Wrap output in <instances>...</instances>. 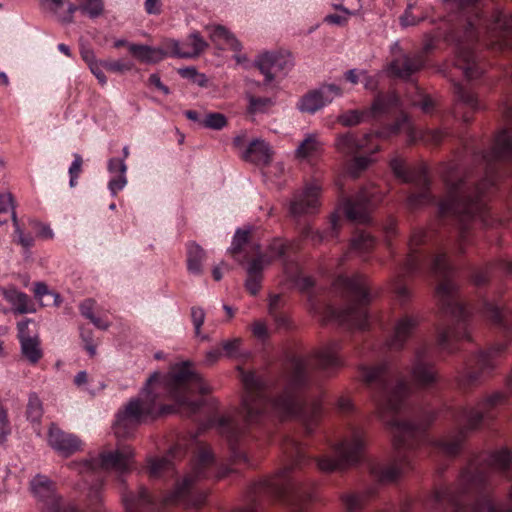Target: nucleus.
<instances>
[{"label":"nucleus","instance_id":"f257e3e1","mask_svg":"<svg viewBox=\"0 0 512 512\" xmlns=\"http://www.w3.org/2000/svg\"><path fill=\"white\" fill-rule=\"evenodd\" d=\"M360 379L370 389L376 413L392 433L393 460L388 465L374 464L370 473L381 483H392L413 467L416 450L427 442L426 428L434 416L421 422L396 417L405 407L411 387L387 362L359 367Z\"/></svg>","mask_w":512,"mask_h":512},{"label":"nucleus","instance_id":"f03ea898","mask_svg":"<svg viewBox=\"0 0 512 512\" xmlns=\"http://www.w3.org/2000/svg\"><path fill=\"white\" fill-rule=\"evenodd\" d=\"M340 350L341 343L333 340L323 344L307 357H293L287 366L284 392L273 402L267 400L261 380L253 372H245L238 367L245 389L240 413L246 424L258 423L268 409H271L283 419L298 416L306 431L311 433L321 417V403L314 401L309 406H303L300 391L307 384L308 371L312 363L326 373H331L344 365Z\"/></svg>","mask_w":512,"mask_h":512},{"label":"nucleus","instance_id":"7ed1b4c3","mask_svg":"<svg viewBox=\"0 0 512 512\" xmlns=\"http://www.w3.org/2000/svg\"><path fill=\"white\" fill-rule=\"evenodd\" d=\"M162 390L180 407H186L193 414L199 410L202 401H189L187 396L195 392L208 394L212 387L194 370L189 361L174 364L165 376L157 371L152 373L141 391V397L131 399L117 413L113 428L118 438L131 436L136 427L147 418L170 412V407L159 406L157 403Z\"/></svg>","mask_w":512,"mask_h":512},{"label":"nucleus","instance_id":"20e7f679","mask_svg":"<svg viewBox=\"0 0 512 512\" xmlns=\"http://www.w3.org/2000/svg\"><path fill=\"white\" fill-rule=\"evenodd\" d=\"M446 184V196L439 203L441 216H453L458 219L460 232L458 250L464 252L467 229L470 221L476 217L484 220L486 211L485 190L494 184V178L487 176L480 183L457 168L450 167L443 175Z\"/></svg>","mask_w":512,"mask_h":512},{"label":"nucleus","instance_id":"39448f33","mask_svg":"<svg viewBox=\"0 0 512 512\" xmlns=\"http://www.w3.org/2000/svg\"><path fill=\"white\" fill-rule=\"evenodd\" d=\"M431 272L440 279L436 288V298L441 312L455 320L453 326L441 327L437 330V344L441 350L454 353L453 342L470 339L466 311L458 287L451 280L453 269L447 262L446 253H438L431 261Z\"/></svg>","mask_w":512,"mask_h":512},{"label":"nucleus","instance_id":"423d86ee","mask_svg":"<svg viewBox=\"0 0 512 512\" xmlns=\"http://www.w3.org/2000/svg\"><path fill=\"white\" fill-rule=\"evenodd\" d=\"M284 449L291 463L272 477L260 481L255 486V492L271 494L286 502L290 506V512H299L312 496L294 471L305 466L309 459L301 444L293 439L287 440Z\"/></svg>","mask_w":512,"mask_h":512},{"label":"nucleus","instance_id":"0eeeda50","mask_svg":"<svg viewBox=\"0 0 512 512\" xmlns=\"http://www.w3.org/2000/svg\"><path fill=\"white\" fill-rule=\"evenodd\" d=\"M478 0H444V5L450 13H460L465 20L464 42L476 41L483 31L487 34L489 45L495 49L512 48V15L506 17L496 11L488 23L476 6Z\"/></svg>","mask_w":512,"mask_h":512},{"label":"nucleus","instance_id":"6e6552de","mask_svg":"<svg viewBox=\"0 0 512 512\" xmlns=\"http://www.w3.org/2000/svg\"><path fill=\"white\" fill-rule=\"evenodd\" d=\"M367 285V278L360 274L351 278L339 276L334 281L333 287L344 297L346 303L344 307L338 310L328 307L326 310L327 318L335 320L348 329H365L368 326L366 307L372 300Z\"/></svg>","mask_w":512,"mask_h":512},{"label":"nucleus","instance_id":"1a4fd4ad","mask_svg":"<svg viewBox=\"0 0 512 512\" xmlns=\"http://www.w3.org/2000/svg\"><path fill=\"white\" fill-rule=\"evenodd\" d=\"M505 394L495 392L481 403L478 408L461 407L454 411L453 418L458 426L457 430L447 435L445 438L431 442L437 450L445 456H455L462 449L467 433L479 427L488 411L497 405L504 403Z\"/></svg>","mask_w":512,"mask_h":512},{"label":"nucleus","instance_id":"9d476101","mask_svg":"<svg viewBox=\"0 0 512 512\" xmlns=\"http://www.w3.org/2000/svg\"><path fill=\"white\" fill-rule=\"evenodd\" d=\"M214 457L208 447L198 450L191 473L186 475L183 481L177 484L174 491L165 499L166 504H177L185 507H197L204 503L206 494L194 492L193 484L197 479L207 477V470L213 465Z\"/></svg>","mask_w":512,"mask_h":512},{"label":"nucleus","instance_id":"9b49d317","mask_svg":"<svg viewBox=\"0 0 512 512\" xmlns=\"http://www.w3.org/2000/svg\"><path fill=\"white\" fill-rule=\"evenodd\" d=\"M366 445L364 431L360 428H353L349 434L335 446L336 457L321 456L316 459L320 471L330 473L343 470L348 466L357 463Z\"/></svg>","mask_w":512,"mask_h":512},{"label":"nucleus","instance_id":"f8f14e48","mask_svg":"<svg viewBox=\"0 0 512 512\" xmlns=\"http://www.w3.org/2000/svg\"><path fill=\"white\" fill-rule=\"evenodd\" d=\"M390 167L394 175L404 183H412L419 192L412 193L407 198V206L415 210L433 202V197L429 192V180L424 167L417 169H407L404 161L395 157L390 161Z\"/></svg>","mask_w":512,"mask_h":512},{"label":"nucleus","instance_id":"ddd939ff","mask_svg":"<svg viewBox=\"0 0 512 512\" xmlns=\"http://www.w3.org/2000/svg\"><path fill=\"white\" fill-rule=\"evenodd\" d=\"M507 344H497L488 351L479 354L476 358V367L468 366L459 378L462 387H470L480 382L482 377L492 371L501 354L506 350Z\"/></svg>","mask_w":512,"mask_h":512},{"label":"nucleus","instance_id":"4468645a","mask_svg":"<svg viewBox=\"0 0 512 512\" xmlns=\"http://www.w3.org/2000/svg\"><path fill=\"white\" fill-rule=\"evenodd\" d=\"M400 131H404L407 134L408 142L410 144H413L418 140H423L424 142L431 144H438L443 138V133L439 130L426 132L417 131L406 114H401L393 124L383 127L376 133V135L380 138H389L397 135Z\"/></svg>","mask_w":512,"mask_h":512},{"label":"nucleus","instance_id":"2eb2a0df","mask_svg":"<svg viewBox=\"0 0 512 512\" xmlns=\"http://www.w3.org/2000/svg\"><path fill=\"white\" fill-rule=\"evenodd\" d=\"M321 192L322 187L318 181L306 183L301 190L294 193L289 207L290 214L300 217L317 213L321 206Z\"/></svg>","mask_w":512,"mask_h":512},{"label":"nucleus","instance_id":"dca6fc26","mask_svg":"<svg viewBox=\"0 0 512 512\" xmlns=\"http://www.w3.org/2000/svg\"><path fill=\"white\" fill-rule=\"evenodd\" d=\"M502 115L509 127L501 130L496 138L492 149L483 155L487 164L494 161L506 160L512 157V108L503 104Z\"/></svg>","mask_w":512,"mask_h":512},{"label":"nucleus","instance_id":"f3484780","mask_svg":"<svg viewBox=\"0 0 512 512\" xmlns=\"http://www.w3.org/2000/svg\"><path fill=\"white\" fill-rule=\"evenodd\" d=\"M219 433L225 436L231 449V459L234 464H243L247 467L253 466L247 453L235 446L238 438L244 434V427L240 426L230 416H221L215 421Z\"/></svg>","mask_w":512,"mask_h":512},{"label":"nucleus","instance_id":"a211bd4d","mask_svg":"<svg viewBox=\"0 0 512 512\" xmlns=\"http://www.w3.org/2000/svg\"><path fill=\"white\" fill-rule=\"evenodd\" d=\"M426 347L415 351L411 365L410 375L414 384L421 389L433 387L439 380L437 370L433 363L427 361Z\"/></svg>","mask_w":512,"mask_h":512},{"label":"nucleus","instance_id":"6ab92c4d","mask_svg":"<svg viewBox=\"0 0 512 512\" xmlns=\"http://www.w3.org/2000/svg\"><path fill=\"white\" fill-rule=\"evenodd\" d=\"M379 200L373 188H363L354 198L345 201V215L351 221L366 223L369 220L370 208Z\"/></svg>","mask_w":512,"mask_h":512},{"label":"nucleus","instance_id":"aec40b11","mask_svg":"<svg viewBox=\"0 0 512 512\" xmlns=\"http://www.w3.org/2000/svg\"><path fill=\"white\" fill-rule=\"evenodd\" d=\"M342 95V90L335 84H324L318 89L304 95L298 107L302 112L315 113L325 105L331 103L336 97Z\"/></svg>","mask_w":512,"mask_h":512},{"label":"nucleus","instance_id":"412c9836","mask_svg":"<svg viewBox=\"0 0 512 512\" xmlns=\"http://www.w3.org/2000/svg\"><path fill=\"white\" fill-rule=\"evenodd\" d=\"M47 442L56 453L66 458L82 448V441L76 435L63 431L54 423L49 427Z\"/></svg>","mask_w":512,"mask_h":512},{"label":"nucleus","instance_id":"4be33fe9","mask_svg":"<svg viewBox=\"0 0 512 512\" xmlns=\"http://www.w3.org/2000/svg\"><path fill=\"white\" fill-rule=\"evenodd\" d=\"M256 66L265 76V82L270 83L276 77L285 75L292 67V61L288 55L265 52L259 55Z\"/></svg>","mask_w":512,"mask_h":512},{"label":"nucleus","instance_id":"5701e85b","mask_svg":"<svg viewBox=\"0 0 512 512\" xmlns=\"http://www.w3.org/2000/svg\"><path fill=\"white\" fill-rule=\"evenodd\" d=\"M30 489L38 499L41 509L46 512H58L59 500L55 494L54 483L44 475H36L30 482Z\"/></svg>","mask_w":512,"mask_h":512},{"label":"nucleus","instance_id":"b1692460","mask_svg":"<svg viewBox=\"0 0 512 512\" xmlns=\"http://www.w3.org/2000/svg\"><path fill=\"white\" fill-rule=\"evenodd\" d=\"M426 238L427 233L424 229L415 228L412 231L408 242L409 252L403 267L405 274L410 275L420 271L427 260L428 255L418 250V247L425 243Z\"/></svg>","mask_w":512,"mask_h":512},{"label":"nucleus","instance_id":"393cba45","mask_svg":"<svg viewBox=\"0 0 512 512\" xmlns=\"http://www.w3.org/2000/svg\"><path fill=\"white\" fill-rule=\"evenodd\" d=\"M133 457V449L129 446H123L114 451L102 453L99 463L104 470H113L122 474L130 470Z\"/></svg>","mask_w":512,"mask_h":512},{"label":"nucleus","instance_id":"a878e982","mask_svg":"<svg viewBox=\"0 0 512 512\" xmlns=\"http://www.w3.org/2000/svg\"><path fill=\"white\" fill-rule=\"evenodd\" d=\"M419 324V318L416 316L405 315L397 320L394 326L393 334L389 338L387 345L390 349L400 350L412 336Z\"/></svg>","mask_w":512,"mask_h":512},{"label":"nucleus","instance_id":"bb28decb","mask_svg":"<svg viewBox=\"0 0 512 512\" xmlns=\"http://www.w3.org/2000/svg\"><path fill=\"white\" fill-rule=\"evenodd\" d=\"M423 66V59L420 55L409 56L406 54L395 58L388 65V71L395 77L407 79Z\"/></svg>","mask_w":512,"mask_h":512},{"label":"nucleus","instance_id":"cd10ccee","mask_svg":"<svg viewBox=\"0 0 512 512\" xmlns=\"http://www.w3.org/2000/svg\"><path fill=\"white\" fill-rule=\"evenodd\" d=\"M455 65L468 80L476 79L482 74L475 61L474 53L469 47L464 46V42L458 48Z\"/></svg>","mask_w":512,"mask_h":512},{"label":"nucleus","instance_id":"c85d7f7f","mask_svg":"<svg viewBox=\"0 0 512 512\" xmlns=\"http://www.w3.org/2000/svg\"><path fill=\"white\" fill-rule=\"evenodd\" d=\"M0 294L12 305L13 312L17 314L35 312L34 304L29 297L14 287H0Z\"/></svg>","mask_w":512,"mask_h":512},{"label":"nucleus","instance_id":"c756f323","mask_svg":"<svg viewBox=\"0 0 512 512\" xmlns=\"http://www.w3.org/2000/svg\"><path fill=\"white\" fill-rule=\"evenodd\" d=\"M371 137L372 134H365L361 138L353 133L342 134L336 138L335 147L344 155H353L367 147V142Z\"/></svg>","mask_w":512,"mask_h":512},{"label":"nucleus","instance_id":"7c9ffc66","mask_svg":"<svg viewBox=\"0 0 512 512\" xmlns=\"http://www.w3.org/2000/svg\"><path fill=\"white\" fill-rule=\"evenodd\" d=\"M273 152L268 143L261 139L250 142L243 153V158L255 164L266 165L272 160Z\"/></svg>","mask_w":512,"mask_h":512},{"label":"nucleus","instance_id":"2f4dec72","mask_svg":"<svg viewBox=\"0 0 512 512\" xmlns=\"http://www.w3.org/2000/svg\"><path fill=\"white\" fill-rule=\"evenodd\" d=\"M129 52L139 61L147 64H156L168 56V52L159 47L142 44H128Z\"/></svg>","mask_w":512,"mask_h":512},{"label":"nucleus","instance_id":"473e14b6","mask_svg":"<svg viewBox=\"0 0 512 512\" xmlns=\"http://www.w3.org/2000/svg\"><path fill=\"white\" fill-rule=\"evenodd\" d=\"M205 30L209 32L210 40L219 46H226L234 51L241 50V43L226 27L222 25H207Z\"/></svg>","mask_w":512,"mask_h":512},{"label":"nucleus","instance_id":"72a5a7b5","mask_svg":"<svg viewBox=\"0 0 512 512\" xmlns=\"http://www.w3.org/2000/svg\"><path fill=\"white\" fill-rule=\"evenodd\" d=\"M107 169L111 174H117L109 183L108 188L112 195H116L127 184L126 171L127 165L124 159L110 158L108 160Z\"/></svg>","mask_w":512,"mask_h":512},{"label":"nucleus","instance_id":"f704fd0d","mask_svg":"<svg viewBox=\"0 0 512 512\" xmlns=\"http://www.w3.org/2000/svg\"><path fill=\"white\" fill-rule=\"evenodd\" d=\"M400 105V99L395 92H389L387 95L379 93L371 106L367 109L369 118H378L383 116L395 107Z\"/></svg>","mask_w":512,"mask_h":512},{"label":"nucleus","instance_id":"c9c22d12","mask_svg":"<svg viewBox=\"0 0 512 512\" xmlns=\"http://www.w3.org/2000/svg\"><path fill=\"white\" fill-rule=\"evenodd\" d=\"M323 152V142L316 133L307 134L295 150L298 159L310 160Z\"/></svg>","mask_w":512,"mask_h":512},{"label":"nucleus","instance_id":"e433bc0d","mask_svg":"<svg viewBox=\"0 0 512 512\" xmlns=\"http://www.w3.org/2000/svg\"><path fill=\"white\" fill-rule=\"evenodd\" d=\"M181 44L182 51L177 53L178 58H196L208 48V43L198 31L191 32Z\"/></svg>","mask_w":512,"mask_h":512},{"label":"nucleus","instance_id":"4c0bfd02","mask_svg":"<svg viewBox=\"0 0 512 512\" xmlns=\"http://www.w3.org/2000/svg\"><path fill=\"white\" fill-rule=\"evenodd\" d=\"M123 502L127 512H138L153 507L152 497L144 487H140L136 495L133 493L123 494Z\"/></svg>","mask_w":512,"mask_h":512},{"label":"nucleus","instance_id":"58836bf2","mask_svg":"<svg viewBox=\"0 0 512 512\" xmlns=\"http://www.w3.org/2000/svg\"><path fill=\"white\" fill-rule=\"evenodd\" d=\"M264 256L253 259L247 267V280L245 286L252 295H256L261 288Z\"/></svg>","mask_w":512,"mask_h":512},{"label":"nucleus","instance_id":"ea45409f","mask_svg":"<svg viewBox=\"0 0 512 512\" xmlns=\"http://www.w3.org/2000/svg\"><path fill=\"white\" fill-rule=\"evenodd\" d=\"M483 314L486 318L500 327L511 330L512 329V312L501 309L493 303H486L483 308Z\"/></svg>","mask_w":512,"mask_h":512},{"label":"nucleus","instance_id":"a19ab883","mask_svg":"<svg viewBox=\"0 0 512 512\" xmlns=\"http://www.w3.org/2000/svg\"><path fill=\"white\" fill-rule=\"evenodd\" d=\"M206 257L205 250L195 242L187 244V269L193 275H201L203 262Z\"/></svg>","mask_w":512,"mask_h":512},{"label":"nucleus","instance_id":"79ce46f5","mask_svg":"<svg viewBox=\"0 0 512 512\" xmlns=\"http://www.w3.org/2000/svg\"><path fill=\"white\" fill-rule=\"evenodd\" d=\"M376 245V238L366 232H357L350 241V249L359 256L370 253Z\"/></svg>","mask_w":512,"mask_h":512},{"label":"nucleus","instance_id":"37998d69","mask_svg":"<svg viewBox=\"0 0 512 512\" xmlns=\"http://www.w3.org/2000/svg\"><path fill=\"white\" fill-rule=\"evenodd\" d=\"M221 347L223 350V355L228 358L244 360L250 356V352L243 349L242 338L240 337L224 340L221 343Z\"/></svg>","mask_w":512,"mask_h":512},{"label":"nucleus","instance_id":"c03bdc74","mask_svg":"<svg viewBox=\"0 0 512 512\" xmlns=\"http://www.w3.org/2000/svg\"><path fill=\"white\" fill-rule=\"evenodd\" d=\"M22 356L31 364H36L42 358L39 336L35 338H25L20 342Z\"/></svg>","mask_w":512,"mask_h":512},{"label":"nucleus","instance_id":"a18cd8bd","mask_svg":"<svg viewBox=\"0 0 512 512\" xmlns=\"http://www.w3.org/2000/svg\"><path fill=\"white\" fill-rule=\"evenodd\" d=\"M180 450L179 447L172 448L168 454L161 458H152L149 460V474L151 477H158L163 472L169 470L172 467V457L173 455Z\"/></svg>","mask_w":512,"mask_h":512},{"label":"nucleus","instance_id":"49530a36","mask_svg":"<svg viewBox=\"0 0 512 512\" xmlns=\"http://www.w3.org/2000/svg\"><path fill=\"white\" fill-rule=\"evenodd\" d=\"M369 118L367 109L364 110H348L339 115L338 121L343 126H355L361 122L367 121Z\"/></svg>","mask_w":512,"mask_h":512},{"label":"nucleus","instance_id":"de8ad7c7","mask_svg":"<svg viewBox=\"0 0 512 512\" xmlns=\"http://www.w3.org/2000/svg\"><path fill=\"white\" fill-rule=\"evenodd\" d=\"M341 501L347 512H361L366 501L364 494L345 493L341 495Z\"/></svg>","mask_w":512,"mask_h":512},{"label":"nucleus","instance_id":"09e8293b","mask_svg":"<svg viewBox=\"0 0 512 512\" xmlns=\"http://www.w3.org/2000/svg\"><path fill=\"white\" fill-rule=\"evenodd\" d=\"M250 233H251L250 228L238 229L235 232L231 247L229 249V252L232 254L233 257L236 258L238 253L243 251L244 247L249 243Z\"/></svg>","mask_w":512,"mask_h":512},{"label":"nucleus","instance_id":"8fccbe9b","mask_svg":"<svg viewBox=\"0 0 512 512\" xmlns=\"http://www.w3.org/2000/svg\"><path fill=\"white\" fill-rule=\"evenodd\" d=\"M43 416V406L39 397L35 393L29 395L27 404V418L36 424L40 423Z\"/></svg>","mask_w":512,"mask_h":512},{"label":"nucleus","instance_id":"3c124183","mask_svg":"<svg viewBox=\"0 0 512 512\" xmlns=\"http://www.w3.org/2000/svg\"><path fill=\"white\" fill-rule=\"evenodd\" d=\"M454 93L458 100L473 110L481 108L477 97L459 83H454Z\"/></svg>","mask_w":512,"mask_h":512},{"label":"nucleus","instance_id":"603ef678","mask_svg":"<svg viewBox=\"0 0 512 512\" xmlns=\"http://www.w3.org/2000/svg\"><path fill=\"white\" fill-rule=\"evenodd\" d=\"M79 10L90 18H97L103 14L104 3L102 0H78Z\"/></svg>","mask_w":512,"mask_h":512},{"label":"nucleus","instance_id":"864d4df0","mask_svg":"<svg viewBox=\"0 0 512 512\" xmlns=\"http://www.w3.org/2000/svg\"><path fill=\"white\" fill-rule=\"evenodd\" d=\"M227 125V118L224 114L211 112L201 120V126L213 130H221Z\"/></svg>","mask_w":512,"mask_h":512},{"label":"nucleus","instance_id":"5fc2aeb1","mask_svg":"<svg viewBox=\"0 0 512 512\" xmlns=\"http://www.w3.org/2000/svg\"><path fill=\"white\" fill-rule=\"evenodd\" d=\"M286 245L281 240H274L269 246V253L258 254V256H264L263 267L269 265L274 259L280 258L285 255Z\"/></svg>","mask_w":512,"mask_h":512},{"label":"nucleus","instance_id":"6e6d98bb","mask_svg":"<svg viewBox=\"0 0 512 512\" xmlns=\"http://www.w3.org/2000/svg\"><path fill=\"white\" fill-rule=\"evenodd\" d=\"M247 98L249 101L248 111L253 114L263 113L274 104L273 100L267 97H255L248 94Z\"/></svg>","mask_w":512,"mask_h":512},{"label":"nucleus","instance_id":"4d7b16f0","mask_svg":"<svg viewBox=\"0 0 512 512\" xmlns=\"http://www.w3.org/2000/svg\"><path fill=\"white\" fill-rule=\"evenodd\" d=\"M19 341H25V338H35L38 336L37 325L31 319H25L17 324Z\"/></svg>","mask_w":512,"mask_h":512},{"label":"nucleus","instance_id":"13d9d810","mask_svg":"<svg viewBox=\"0 0 512 512\" xmlns=\"http://www.w3.org/2000/svg\"><path fill=\"white\" fill-rule=\"evenodd\" d=\"M383 231L385 234V244L392 256H394L395 252L392 247V238L397 235V223L393 218H389L383 226Z\"/></svg>","mask_w":512,"mask_h":512},{"label":"nucleus","instance_id":"bf43d9fd","mask_svg":"<svg viewBox=\"0 0 512 512\" xmlns=\"http://www.w3.org/2000/svg\"><path fill=\"white\" fill-rule=\"evenodd\" d=\"M191 319L194 325L195 335L201 337L203 340H207L208 337L201 334V327L205 321V312L201 307L191 308Z\"/></svg>","mask_w":512,"mask_h":512},{"label":"nucleus","instance_id":"052dcab7","mask_svg":"<svg viewBox=\"0 0 512 512\" xmlns=\"http://www.w3.org/2000/svg\"><path fill=\"white\" fill-rule=\"evenodd\" d=\"M402 277L403 275L401 273H398L393 278V286L398 301L404 303L410 298L411 292L405 285L402 284Z\"/></svg>","mask_w":512,"mask_h":512},{"label":"nucleus","instance_id":"680f3d73","mask_svg":"<svg viewBox=\"0 0 512 512\" xmlns=\"http://www.w3.org/2000/svg\"><path fill=\"white\" fill-rule=\"evenodd\" d=\"M372 162V159L367 156L355 157L349 167V173L356 178L362 171H364Z\"/></svg>","mask_w":512,"mask_h":512},{"label":"nucleus","instance_id":"e2e57ef3","mask_svg":"<svg viewBox=\"0 0 512 512\" xmlns=\"http://www.w3.org/2000/svg\"><path fill=\"white\" fill-rule=\"evenodd\" d=\"M103 67L114 73H124L132 70L133 63L124 60L103 61Z\"/></svg>","mask_w":512,"mask_h":512},{"label":"nucleus","instance_id":"0e129e2a","mask_svg":"<svg viewBox=\"0 0 512 512\" xmlns=\"http://www.w3.org/2000/svg\"><path fill=\"white\" fill-rule=\"evenodd\" d=\"M414 8V4L409 3L400 17V23L403 27L414 26L420 23L425 19L424 15L414 16L412 13V9Z\"/></svg>","mask_w":512,"mask_h":512},{"label":"nucleus","instance_id":"69168bd1","mask_svg":"<svg viewBox=\"0 0 512 512\" xmlns=\"http://www.w3.org/2000/svg\"><path fill=\"white\" fill-rule=\"evenodd\" d=\"M281 305V296L280 295H272L269 298V314L274 317L275 321L279 326H284L287 323V319L285 316L278 315L276 313L277 309Z\"/></svg>","mask_w":512,"mask_h":512},{"label":"nucleus","instance_id":"338daca9","mask_svg":"<svg viewBox=\"0 0 512 512\" xmlns=\"http://www.w3.org/2000/svg\"><path fill=\"white\" fill-rule=\"evenodd\" d=\"M82 164L83 160L81 155L74 154V160L69 167V175H70V187H75L77 183V178L82 172Z\"/></svg>","mask_w":512,"mask_h":512},{"label":"nucleus","instance_id":"774afa93","mask_svg":"<svg viewBox=\"0 0 512 512\" xmlns=\"http://www.w3.org/2000/svg\"><path fill=\"white\" fill-rule=\"evenodd\" d=\"M11 432L7 410L0 403V444L4 443Z\"/></svg>","mask_w":512,"mask_h":512}]
</instances>
